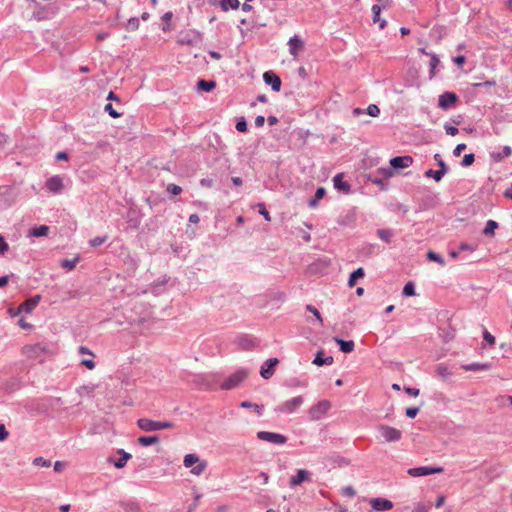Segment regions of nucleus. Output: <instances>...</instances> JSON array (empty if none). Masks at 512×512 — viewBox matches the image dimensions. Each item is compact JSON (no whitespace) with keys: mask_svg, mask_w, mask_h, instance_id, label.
<instances>
[{"mask_svg":"<svg viewBox=\"0 0 512 512\" xmlns=\"http://www.w3.org/2000/svg\"><path fill=\"white\" fill-rule=\"evenodd\" d=\"M137 426L145 432H153L164 429H171L174 424L169 421H155L148 418H140L137 421Z\"/></svg>","mask_w":512,"mask_h":512,"instance_id":"obj_1","label":"nucleus"},{"mask_svg":"<svg viewBox=\"0 0 512 512\" xmlns=\"http://www.w3.org/2000/svg\"><path fill=\"white\" fill-rule=\"evenodd\" d=\"M248 376V371L244 368L238 369L236 372L228 376L221 384V389L232 390L236 388Z\"/></svg>","mask_w":512,"mask_h":512,"instance_id":"obj_2","label":"nucleus"},{"mask_svg":"<svg viewBox=\"0 0 512 512\" xmlns=\"http://www.w3.org/2000/svg\"><path fill=\"white\" fill-rule=\"evenodd\" d=\"M459 101V97L455 92L445 91L438 98V106L442 110H449L454 107Z\"/></svg>","mask_w":512,"mask_h":512,"instance_id":"obj_3","label":"nucleus"},{"mask_svg":"<svg viewBox=\"0 0 512 512\" xmlns=\"http://www.w3.org/2000/svg\"><path fill=\"white\" fill-rule=\"evenodd\" d=\"M378 431L386 442H398L402 437V432L394 427L381 424Z\"/></svg>","mask_w":512,"mask_h":512,"instance_id":"obj_4","label":"nucleus"},{"mask_svg":"<svg viewBox=\"0 0 512 512\" xmlns=\"http://www.w3.org/2000/svg\"><path fill=\"white\" fill-rule=\"evenodd\" d=\"M304 402L303 396H297L280 404L276 411L285 414L295 412Z\"/></svg>","mask_w":512,"mask_h":512,"instance_id":"obj_5","label":"nucleus"},{"mask_svg":"<svg viewBox=\"0 0 512 512\" xmlns=\"http://www.w3.org/2000/svg\"><path fill=\"white\" fill-rule=\"evenodd\" d=\"M257 438L270 442L275 445H283L287 442L288 438L280 433L270 432V431H259L257 432Z\"/></svg>","mask_w":512,"mask_h":512,"instance_id":"obj_6","label":"nucleus"},{"mask_svg":"<svg viewBox=\"0 0 512 512\" xmlns=\"http://www.w3.org/2000/svg\"><path fill=\"white\" fill-rule=\"evenodd\" d=\"M331 408V403L328 400H320L315 405H313L309 414L313 420L321 419Z\"/></svg>","mask_w":512,"mask_h":512,"instance_id":"obj_7","label":"nucleus"},{"mask_svg":"<svg viewBox=\"0 0 512 512\" xmlns=\"http://www.w3.org/2000/svg\"><path fill=\"white\" fill-rule=\"evenodd\" d=\"M142 217L143 215L140 209H138L136 206L130 207L126 215L128 228L137 230L141 224Z\"/></svg>","mask_w":512,"mask_h":512,"instance_id":"obj_8","label":"nucleus"},{"mask_svg":"<svg viewBox=\"0 0 512 512\" xmlns=\"http://www.w3.org/2000/svg\"><path fill=\"white\" fill-rule=\"evenodd\" d=\"M377 173L380 174L381 176L371 174L369 175V180L373 184L378 185L381 190H385L387 188L386 179L390 178L393 175V172L389 168H380L378 169Z\"/></svg>","mask_w":512,"mask_h":512,"instance_id":"obj_9","label":"nucleus"},{"mask_svg":"<svg viewBox=\"0 0 512 512\" xmlns=\"http://www.w3.org/2000/svg\"><path fill=\"white\" fill-rule=\"evenodd\" d=\"M442 471H443L442 467L419 466V467L409 468L407 470V473L412 477H423V476L441 473Z\"/></svg>","mask_w":512,"mask_h":512,"instance_id":"obj_10","label":"nucleus"},{"mask_svg":"<svg viewBox=\"0 0 512 512\" xmlns=\"http://www.w3.org/2000/svg\"><path fill=\"white\" fill-rule=\"evenodd\" d=\"M278 358H269L267 359L260 368V375L263 379H270L274 372L275 368L278 365Z\"/></svg>","mask_w":512,"mask_h":512,"instance_id":"obj_11","label":"nucleus"},{"mask_svg":"<svg viewBox=\"0 0 512 512\" xmlns=\"http://www.w3.org/2000/svg\"><path fill=\"white\" fill-rule=\"evenodd\" d=\"M263 80L266 85L271 86L274 92H279L281 89V78L272 70L266 71L263 74Z\"/></svg>","mask_w":512,"mask_h":512,"instance_id":"obj_12","label":"nucleus"},{"mask_svg":"<svg viewBox=\"0 0 512 512\" xmlns=\"http://www.w3.org/2000/svg\"><path fill=\"white\" fill-rule=\"evenodd\" d=\"M47 345L44 343H35L24 347L26 355L30 358H39L47 352Z\"/></svg>","mask_w":512,"mask_h":512,"instance_id":"obj_13","label":"nucleus"},{"mask_svg":"<svg viewBox=\"0 0 512 512\" xmlns=\"http://www.w3.org/2000/svg\"><path fill=\"white\" fill-rule=\"evenodd\" d=\"M413 163V158L409 155H405V156H396V157H393L391 160H390V166H391V170H400V169H403V168H408L409 166H411Z\"/></svg>","mask_w":512,"mask_h":512,"instance_id":"obj_14","label":"nucleus"},{"mask_svg":"<svg viewBox=\"0 0 512 512\" xmlns=\"http://www.w3.org/2000/svg\"><path fill=\"white\" fill-rule=\"evenodd\" d=\"M333 186L337 191L344 194H349L351 192V185L349 182L344 180V175L342 173H338L333 177Z\"/></svg>","mask_w":512,"mask_h":512,"instance_id":"obj_15","label":"nucleus"},{"mask_svg":"<svg viewBox=\"0 0 512 512\" xmlns=\"http://www.w3.org/2000/svg\"><path fill=\"white\" fill-rule=\"evenodd\" d=\"M370 506L376 511H387L393 508V503L386 498H372L370 500Z\"/></svg>","mask_w":512,"mask_h":512,"instance_id":"obj_16","label":"nucleus"},{"mask_svg":"<svg viewBox=\"0 0 512 512\" xmlns=\"http://www.w3.org/2000/svg\"><path fill=\"white\" fill-rule=\"evenodd\" d=\"M40 300H41V296L40 295H36V296H33V297L25 300L24 302H22L19 305V312H22V313H30V312H32L37 307V305L39 304Z\"/></svg>","mask_w":512,"mask_h":512,"instance_id":"obj_17","label":"nucleus"},{"mask_svg":"<svg viewBox=\"0 0 512 512\" xmlns=\"http://www.w3.org/2000/svg\"><path fill=\"white\" fill-rule=\"evenodd\" d=\"M310 480V473L305 469L297 470L296 475L290 478V486L295 487L302 484L305 481Z\"/></svg>","mask_w":512,"mask_h":512,"instance_id":"obj_18","label":"nucleus"},{"mask_svg":"<svg viewBox=\"0 0 512 512\" xmlns=\"http://www.w3.org/2000/svg\"><path fill=\"white\" fill-rule=\"evenodd\" d=\"M289 52L292 56H297L299 51L303 48L304 42L298 35H294L288 41Z\"/></svg>","mask_w":512,"mask_h":512,"instance_id":"obj_19","label":"nucleus"},{"mask_svg":"<svg viewBox=\"0 0 512 512\" xmlns=\"http://www.w3.org/2000/svg\"><path fill=\"white\" fill-rule=\"evenodd\" d=\"M46 187L53 193H59L63 188V180L60 176H52L47 180Z\"/></svg>","mask_w":512,"mask_h":512,"instance_id":"obj_20","label":"nucleus"},{"mask_svg":"<svg viewBox=\"0 0 512 512\" xmlns=\"http://www.w3.org/2000/svg\"><path fill=\"white\" fill-rule=\"evenodd\" d=\"M334 362L332 356H325L323 350L317 351L312 363L316 366L331 365Z\"/></svg>","mask_w":512,"mask_h":512,"instance_id":"obj_21","label":"nucleus"},{"mask_svg":"<svg viewBox=\"0 0 512 512\" xmlns=\"http://www.w3.org/2000/svg\"><path fill=\"white\" fill-rule=\"evenodd\" d=\"M168 281H169V278L167 276H163L161 279L154 281L151 284V288H150L151 293L154 295H159V294L163 293Z\"/></svg>","mask_w":512,"mask_h":512,"instance_id":"obj_22","label":"nucleus"},{"mask_svg":"<svg viewBox=\"0 0 512 512\" xmlns=\"http://www.w3.org/2000/svg\"><path fill=\"white\" fill-rule=\"evenodd\" d=\"M334 341L338 344L340 351L343 353H351L355 348L353 340H344L340 337H334Z\"/></svg>","mask_w":512,"mask_h":512,"instance_id":"obj_23","label":"nucleus"},{"mask_svg":"<svg viewBox=\"0 0 512 512\" xmlns=\"http://www.w3.org/2000/svg\"><path fill=\"white\" fill-rule=\"evenodd\" d=\"M491 367H492V364L490 362H486V363L474 362V363L465 364L462 366V368L465 371H473V372L489 370V369H491Z\"/></svg>","mask_w":512,"mask_h":512,"instance_id":"obj_24","label":"nucleus"},{"mask_svg":"<svg viewBox=\"0 0 512 512\" xmlns=\"http://www.w3.org/2000/svg\"><path fill=\"white\" fill-rule=\"evenodd\" d=\"M49 231L50 227L47 225L35 226L29 230L28 236L36 238L44 237L48 235Z\"/></svg>","mask_w":512,"mask_h":512,"instance_id":"obj_25","label":"nucleus"},{"mask_svg":"<svg viewBox=\"0 0 512 512\" xmlns=\"http://www.w3.org/2000/svg\"><path fill=\"white\" fill-rule=\"evenodd\" d=\"M120 506L126 511V512H139L140 506L137 501L134 499H127L122 500L119 502Z\"/></svg>","mask_w":512,"mask_h":512,"instance_id":"obj_26","label":"nucleus"},{"mask_svg":"<svg viewBox=\"0 0 512 512\" xmlns=\"http://www.w3.org/2000/svg\"><path fill=\"white\" fill-rule=\"evenodd\" d=\"M117 453L120 455V457L113 461V464L116 468L121 469L125 467L127 464V461L132 457L130 453L124 451L123 449H119Z\"/></svg>","mask_w":512,"mask_h":512,"instance_id":"obj_27","label":"nucleus"},{"mask_svg":"<svg viewBox=\"0 0 512 512\" xmlns=\"http://www.w3.org/2000/svg\"><path fill=\"white\" fill-rule=\"evenodd\" d=\"M381 10H382V6H380L378 4H374L371 8L373 22L379 23L380 29H383L386 26V21L381 20V18H380Z\"/></svg>","mask_w":512,"mask_h":512,"instance_id":"obj_28","label":"nucleus"},{"mask_svg":"<svg viewBox=\"0 0 512 512\" xmlns=\"http://www.w3.org/2000/svg\"><path fill=\"white\" fill-rule=\"evenodd\" d=\"M216 87V82L213 80L199 79L197 81L198 91L211 92Z\"/></svg>","mask_w":512,"mask_h":512,"instance_id":"obj_29","label":"nucleus"},{"mask_svg":"<svg viewBox=\"0 0 512 512\" xmlns=\"http://www.w3.org/2000/svg\"><path fill=\"white\" fill-rule=\"evenodd\" d=\"M326 195V189L324 187H318L316 192L308 202V206L310 208H316L318 206V202Z\"/></svg>","mask_w":512,"mask_h":512,"instance_id":"obj_30","label":"nucleus"},{"mask_svg":"<svg viewBox=\"0 0 512 512\" xmlns=\"http://www.w3.org/2000/svg\"><path fill=\"white\" fill-rule=\"evenodd\" d=\"M365 275V272H364V269L362 267H359L357 269H355L349 276V279H348V286L349 287H354L355 284L357 283V281L361 278H363Z\"/></svg>","mask_w":512,"mask_h":512,"instance_id":"obj_31","label":"nucleus"},{"mask_svg":"<svg viewBox=\"0 0 512 512\" xmlns=\"http://www.w3.org/2000/svg\"><path fill=\"white\" fill-rule=\"evenodd\" d=\"M160 440L158 435H152V436H140L137 441L138 443L143 447H148L153 444L158 443Z\"/></svg>","mask_w":512,"mask_h":512,"instance_id":"obj_32","label":"nucleus"},{"mask_svg":"<svg viewBox=\"0 0 512 512\" xmlns=\"http://www.w3.org/2000/svg\"><path fill=\"white\" fill-rule=\"evenodd\" d=\"M237 344L240 348L248 350L254 346V339L247 335H243L238 337Z\"/></svg>","mask_w":512,"mask_h":512,"instance_id":"obj_33","label":"nucleus"},{"mask_svg":"<svg viewBox=\"0 0 512 512\" xmlns=\"http://www.w3.org/2000/svg\"><path fill=\"white\" fill-rule=\"evenodd\" d=\"M499 227L498 223L494 220H488L486 222L485 228L483 230V234L487 237L494 236L495 230Z\"/></svg>","mask_w":512,"mask_h":512,"instance_id":"obj_34","label":"nucleus"},{"mask_svg":"<svg viewBox=\"0 0 512 512\" xmlns=\"http://www.w3.org/2000/svg\"><path fill=\"white\" fill-rule=\"evenodd\" d=\"M80 260V256L77 255L76 257H74L73 259H63L61 262H60V266L64 269H67V270H73L77 263L79 262Z\"/></svg>","mask_w":512,"mask_h":512,"instance_id":"obj_35","label":"nucleus"},{"mask_svg":"<svg viewBox=\"0 0 512 512\" xmlns=\"http://www.w3.org/2000/svg\"><path fill=\"white\" fill-rule=\"evenodd\" d=\"M512 149L510 146H503L502 151L498 153H493L492 157L495 161H501L502 159L511 156Z\"/></svg>","mask_w":512,"mask_h":512,"instance_id":"obj_36","label":"nucleus"},{"mask_svg":"<svg viewBox=\"0 0 512 512\" xmlns=\"http://www.w3.org/2000/svg\"><path fill=\"white\" fill-rule=\"evenodd\" d=\"M200 461L197 454L191 453L187 454L184 457V466L187 468H192L195 464H197Z\"/></svg>","mask_w":512,"mask_h":512,"instance_id":"obj_37","label":"nucleus"},{"mask_svg":"<svg viewBox=\"0 0 512 512\" xmlns=\"http://www.w3.org/2000/svg\"><path fill=\"white\" fill-rule=\"evenodd\" d=\"M424 175L427 178H433L436 182H440L445 174L440 170L428 169L425 171Z\"/></svg>","mask_w":512,"mask_h":512,"instance_id":"obj_38","label":"nucleus"},{"mask_svg":"<svg viewBox=\"0 0 512 512\" xmlns=\"http://www.w3.org/2000/svg\"><path fill=\"white\" fill-rule=\"evenodd\" d=\"M378 237L386 243L391 242V238L393 236V231L390 229H378L377 230Z\"/></svg>","mask_w":512,"mask_h":512,"instance_id":"obj_39","label":"nucleus"},{"mask_svg":"<svg viewBox=\"0 0 512 512\" xmlns=\"http://www.w3.org/2000/svg\"><path fill=\"white\" fill-rule=\"evenodd\" d=\"M239 5V0H221V8L224 11H228L229 9H237Z\"/></svg>","mask_w":512,"mask_h":512,"instance_id":"obj_40","label":"nucleus"},{"mask_svg":"<svg viewBox=\"0 0 512 512\" xmlns=\"http://www.w3.org/2000/svg\"><path fill=\"white\" fill-rule=\"evenodd\" d=\"M240 407H242V408H254L259 416L262 415V412H263V409H264L263 405H258L256 403H252V402H249V401L241 402L240 403Z\"/></svg>","mask_w":512,"mask_h":512,"instance_id":"obj_41","label":"nucleus"},{"mask_svg":"<svg viewBox=\"0 0 512 512\" xmlns=\"http://www.w3.org/2000/svg\"><path fill=\"white\" fill-rule=\"evenodd\" d=\"M402 294L406 297H411L416 294L415 285L412 281H409L404 285Z\"/></svg>","mask_w":512,"mask_h":512,"instance_id":"obj_42","label":"nucleus"},{"mask_svg":"<svg viewBox=\"0 0 512 512\" xmlns=\"http://www.w3.org/2000/svg\"><path fill=\"white\" fill-rule=\"evenodd\" d=\"M433 158L437 162V165L439 166L438 170H440L444 174L448 173L449 167L445 163V161L442 159V156L439 153H436Z\"/></svg>","mask_w":512,"mask_h":512,"instance_id":"obj_43","label":"nucleus"},{"mask_svg":"<svg viewBox=\"0 0 512 512\" xmlns=\"http://www.w3.org/2000/svg\"><path fill=\"white\" fill-rule=\"evenodd\" d=\"M108 240V236H97L89 240V245L93 248H97L103 245Z\"/></svg>","mask_w":512,"mask_h":512,"instance_id":"obj_44","label":"nucleus"},{"mask_svg":"<svg viewBox=\"0 0 512 512\" xmlns=\"http://www.w3.org/2000/svg\"><path fill=\"white\" fill-rule=\"evenodd\" d=\"M427 259L429 261H432V262H437L440 265H444L445 264V261H444L443 257L440 254H438V253H436L434 251H428Z\"/></svg>","mask_w":512,"mask_h":512,"instance_id":"obj_45","label":"nucleus"},{"mask_svg":"<svg viewBox=\"0 0 512 512\" xmlns=\"http://www.w3.org/2000/svg\"><path fill=\"white\" fill-rule=\"evenodd\" d=\"M439 64H440V60H439L438 56L435 55V54H432L431 55V59H430V63H429L430 78H432L434 76L435 69L438 67Z\"/></svg>","mask_w":512,"mask_h":512,"instance_id":"obj_46","label":"nucleus"},{"mask_svg":"<svg viewBox=\"0 0 512 512\" xmlns=\"http://www.w3.org/2000/svg\"><path fill=\"white\" fill-rule=\"evenodd\" d=\"M235 128L237 131L245 133L248 130L247 121L244 117L237 118Z\"/></svg>","mask_w":512,"mask_h":512,"instance_id":"obj_47","label":"nucleus"},{"mask_svg":"<svg viewBox=\"0 0 512 512\" xmlns=\"http://www.w3.org/2000/svg\"><path fill=\"white\" fill-rule=\"evenodd\" d=\"M126 30L128 31H135L139 28V19L137 17H131L126 26H125Z\"/></svg>","mask_w":512,"mask_h":512,"instance_id":"obj_48","label":"nucleus"},{"mask_svg":"<svg viewBox=\"0 0 512 512\" xmlns=\"http://www.w3.org/2000/svg\"><path fill=\"white\" fill-rule=\"evenodd\" d=\"M104 111L107 112L112 118H119L122 113H119L116 109H114L111 103H107L104 106Z\"/></svg>","mask_w":512,"mask_h":512,"instance_id":"obj_49","label":"nucleus"},{"mask_svg":"<svg viewBox=\"0 0 512 512\" xmlns=\"http://www.w3.org/2000/svg\"><path fill=\"white\" fill-rule=\"evenodd\" d=\"M437 374L441 376L442 378L449 377L452 373L450 372L449 368L446 365L440 364L437 367Z\"/></svg>","mask_w":512,"mask_h":512,"instance_id":"obj_50","label":"nucleus"},{"mask_svg":"<svg viewBox=\"0 0 512 512\" xmlns=\"http://www.w3.org/2000/svg\"><path fill=\"white\" fill-rule=\"evenodd\" d=\"M206 468V463L205 462H198L197 464H195L192 468H191V473H193L194 475H200L203 473V471L205 470Z\"/></svg>","mask_w":512,"mask_h":512,"instance_id":"obj_51","label":"nucleus"},{"mask_svg":"<svg viewBox=\"0 0 512 512\" xmlns=\"http://www.w3.org/2000/svg\"><path fill=\"white\" fill-rule=\"evenodd\" d=\"M475 161V155L473 153H469V154H466L464 155L462 161H461V165L463 167H468L470 165H472Z\"/></svg>","mask_w":512,"mask_h":512,"instance_id":"obj_52","label":"nucleus"},{"mask_svg":"<svg viewBox=\"0 0 512 512\" xmlns=\"http://www.w3.org/2000/svg\"><path fill=\"white\" fill-rule=\"evenodd\" d=\"M365 112L372 117H377L380 114V109L376 104H370Z\"/></svg>","mask_w":512,"mask_h":512,"instance_id":"obj_53","label":"nucleus"},{"mask_svg":"<svg viewBox=\"0 0 512 512\" xmlns=\"http://www.w3.org/2000/svg\"><path fill=\"white\" fill-rule=\"evenodd\" d=\"M258 212H259V214H261L264 217V219L266 221H268V222L271 221L270 214H269L268 210L266 209V206L264 203L258 204Z\"/></svg>","mask_w":512,"mask_h":512,"instance_id":"obj_54","label":"nucleus"},{"mask_svg":"<svg viewBox=\"0 0 512 512\" xmlns=\"http://www.w3.org/2000/svg\"><path fill=\"white\" fill-rule=\"evenodd\" d=\"M33 464L41 467H50L51 461L43 457H37L33 460Z\"/></svg>","mask_w":512,"mask_h":512,"instance_id":"obj_55","label":"nucleus"},{"mask_svg":"<svg viewBox=\"0 0 512 512\" xmlns=\"http://www.w3.org/2000/svg\"><path fill=\"white\" fill-rule=\"evenodd\" d=\"M483 339L489 344L490 346L495 345V337L487 330L483 329Z\"/></svg>","mask_w":512,"mask_h":512,"instance_id":"obj_56","label":"nucleus"},{"mask_svg":"<svg viewBox=\"0 0 512 512\" xmlns=\"http://www.w3.org/2000/svg\"><path fill=\"white\" fill-rule=\"evenodd\" d=\"M167 192L176 196V195L181 194L182 188L176 184L171 183V184H168V186H167Z\"/></svg>","mask_w":512,"mask_h":512,"instance_id":"obj_57","label":"nucleus"},{"mask_svg":"<svg viewBox=\"0 0 512 512\" xmlns=\"http://www.w3.org/2000/svg\"><path fill=\"white\" fill-rule=\"evenodd\" d=\"M306 309H307V311L311 312L312 315H314L316 317V319L318 320V322L320 324L323 323V319H322L321 314L318 309H316L313 305H307Z\"/></svg>","mask_w":512,"mask_h":512,"instance_id":"obj_58","label":"nucleus"},{"mask_svg":"<svg viewBox=\"0 0 512 512\" xmlns=\"http://www.w3.org/2000/svg\"><path fill=\"white\" fill-rule=\"evenodd\" d=\"M495 85H496V81L495 80H487L485 82L473 83L472 87L473 88L494 87Z\"/></svg>","mask_w":512,"mask_h":512,"instance_id":"obj_59","label":"nucleus"},{"mask_svg":"<svg viewBox=\"0 0 512 512\" xmlns=\"http://www.w3.org/2000/svg\"><path fill=\"white\" fill-rule=\"evenodd\" d=\"M418 413H419L418 407H408L405 410V415L410 419H414Z\"/></svg>","mask_w":512,"mask_h":512,"instance_id":"obj_60","label":"nucleus"},{"mask_svg":"<svg viewBox=\"0 0 512 512\" xmlns=\"http://www.w3.org/2000/svg\"><path fill=\"white\" fill-rule=\"evenodd\" d=\"M444 129H445L446 133H447L448 135H450V136H455V135H457V134H458V132H459V130H458V128H457V127L452 126V125H450V124H448V123H445V125H444Z\"/></svg>","mask_w":512,"mask_h":512,"instance_id":"obj_61","label":"nucleus"},{"mask_svg":"<svg viewBox=\"0 0 512 512\" xmlns=\"http://www.w3.org/2000/svg\"><path fill=\"white\" fill-rule=\"evenodd\" d=\"M9 249V245L6 242L5 238L0 235V254L4 255Z\"/></svg>","mask_w":512,"mask_h":512,"instance_id":"obj_62","label":"nucleus"},{"mask_svg":"<svg viewBox=\"0 0 512 512\" xmlns=\"http://www.w3.org/2000/svg\"><path fill=\"white\" fill-rule=\"evenodd\" d=\"M403 389H404L405 393H407L410 396H414V397L418 396L420 393V390L415 387L404 386Z\"/></svg>","mask_w":512,"mask_h":512,"instance_id":"obj_63","label":"nucleus"},{"mask_svg":"<svg viewBox=\"0 0 512 512\" xmlns=\"http://www.w3.org/2000/svg\"><path fill=\"white\" fill-rule=\"evenodd\" d=\"M466 149V144L464 143H461V144H458L454 150H453V155L458 157L461 155V153Z\"/></svg>","mask_w":512,"mask_h":512,"instance_id":"obj_64","label":"nucleus"}]
</instances>
